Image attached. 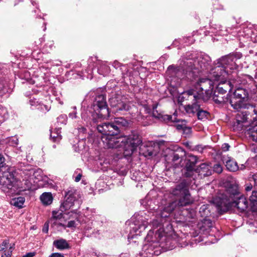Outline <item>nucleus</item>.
<instances>
[{"mask_svg":"<svg viewBox=\"0 0 257 257\" xmlns=\"http://www.w3.org/2000/svg\"><path fill=\"white\" fill-rule=\"evenodd\" d=\"M39 106L37 107V109H40L41 111L43 112H47L49 110L50 107L45 104H43L41 102L39 103Z\"/></svg>","mask_w":257,"mask_h":257,"instance_id":"c9c22d12","label":"nucleus"},{"mask_svg":"<svg viewBox=\"0 0 257 257\" xmlns=\"http://www.w3.org/2000/svg\"><path fill=\"white\" fill-rule=\"evenodd\" d=\"M212 99L214 101L217 103H221L227 101L228 98L226 96V95H221V93H216V91H214L212 95Z\"/></svg>","mask_w":257,"mask_h":257,"instance_id":"cd10ccee","label":"nucleus"},{"mask_svg":"<svg viewBox=\"0 0 257 257\" xmlns=\"http://www.w3.org/2000/svg\"><path fill=\"white\" fill-rule=\"evenodd\" d=\"M210 59L208 56L199 57L197 60H189L185 62L188 66L185 72L184 69L175 68L174 66H169L166 74L170 78V84L173 87L180 86L182 82L186 80L193 81L195 79V73L201 70L206 69L210 64Z\"/></svg>","mask_w":257,"mask_h":257,"instance_id":"f03ea898","label":"nucleus"},{"mask_svg":"<svg viewBox=\"0 0 257 257\" xmlns=\"http://www.w3.org/2000/svg\"><path fill=\"white\" fill-rule=\"evenodd\" d=\"M76 201L74 195L69 193L66 195V199L65 201L61 204L60 210L62 212H64L68 209H71Z\"/></svg>","mask_w":257,"mask_h":257,"instance_id":"aec40b11","label":"nucleus"},{"mask_svg":"<svg viewBox=\"0 0 257 257\" xmlns=\"http://www.w3.org/2000/svg\"><path fill=\"white\" fill-rule=\"evenodd\" d=\"M81 176H82V175L80 174H79L78 175H77V176L75 178V181L76 182H79L81 178Z\"/></svg>","mask_w":257,"mask_h":257,"instance_id":"603ef678","label":"nucleus"},{"mask_svg":"<svg viewBox=\"0 0 257 257\" xmlns=\"http://www.w3.org/2000/svg\"><path fill=\"white\" fill-rule=\"evenodd\" d=\"M186 164L185 169L187 172L185 176L187 177L192 176L193 171L195 170V166L197 162V157L192 154H188L186 157Z\"/></svg>","mask_w":257,"mask_h":257,"instance_id":"6ab92c4d","label":"nucleus"},{"mask_svg":"<svg viewBox=\"0 0 257 257\" xmlns=\"http://www.w3.org/2000/svg\"><path fill=\"white\" fill-rule=\"evenodd\" d=\"M8 143L12 146H16L18 144V139L16 137H12L8 139Z\"/></svg>","mask_w":257,"mask_h":257,"instance_id":"72a5a7b5","label":"nucleus"},{"mask_svg":"<svg viewBox=\"0 0 257 257\" xmlns=\"http://www.w3.org/2000/svg\"><path fill=\"white\" fill-rule=\"evenodd\" d=\"M198 118L200 120H204L208 118L209 113L206 110H203L200 108L197 113Z\"/></svg>","mask_w":257,"mask_h":257,"instance_id":"2f4dec72","label":"nucleus"},{"mask_svg":"<svg viewBox=\"0 0 257 257\" xmlns=\"http://www.w3.org/2000/svg\"><path fill=\"white\" fill-rule=\"evenodd\" d=\"M9 244L8 240H5L3 243L0 245V252L1 251L4 250L5 249L8 247V245Z\"/></svg>","mask_w":257,"mask_h":257,"instance_id":"a19ab883","label":"nucleus"},{"mask_svg":"<svg viewBox=\"0 0 257 257\" xmlns=\"http://www.w3.org/2000/svg\"><path fill=\"white\" fill-rule=\"evenodd\" d=\"M59 211H53L52 212V217L49 221V222H51L54 225L58 226H62L64 228H66V226L64 224H62L61 222L59 221V220L61 219L62 217L66 219H70V218H76L77 215L76 213L73 211H71L70 212H68V213H62Z\"/></svg>","mask_w":257,"mask_h":257,"instance_id":"dca6fc26","label":"nucleus"},{"mask_svg":"<svg viewBox=\"0 0 257 257\" xmlns=\"http://www.w3.org/2000/svg\"><path fill=\"white\" fill-rule=\"evenodd\" d=\"M15 179L13 174L11 172H5L2 177H0V185L1 188L4 192H8L11 189L14 185Z\"/></svg>","mask_w":257,"mask_h":257,"instance_id":"f3484780","label":"nucleus"},{"mask_svg":"<svg viewBox=\"0 0 257 257\" xmlns=\"http://www.w3.org/2000/svg\"><path fill=\"white\" fill-rule=\"evenodd\" d=\"M120 63L116 60L113 61L112 63V66L115 68H119L120 66Z\"/></svg>","mask_w":257,"mask_h":257,"instance_id":"49530a36","label":"nucleus"},{"mask_svg":"<svg viewBox=\"0 0 257 257\" xmlns=\"http://www.w3.org/2000/svg\"><path fill=\"white\" fill-rule=\"evenodd\" d=\"M236 186H233L227 189L221 196H218L214 200L217 206L221 211H226L232 206H235L241 212L245 211L248 207V202L243 196H236L233 200V197L238 195Z\"/></svg>","mask_w":257,"mask_h":257,"instance_id":"20e7f679","label":"nucleus"},{"mask_svg":"<svg viewBox=\"0 0 257 257\" xmlns=\"http://www.w3.org/2000/svg\"><path fill=\"white\" fill-rule=\"evenodd\" d=\"M13 249L14 247L10 246L8 250H5L4 254H3L2 257H11Z\"/></svg>","mask_w":257,"mask_h":257,"instance_id":"e433bc0d","label":"nucleus"},{"mask_svg":"<svg viewBox=\"0 0 257 257\" xmlns=\"http://www.w3.org/2000/svg\"><path fill=\"white\" fill-rule=\"evenodd\" d=\"M25 202V198L23 197H18L12 198L10 201V204L18 208H22Z\"/></svg>","mask_w":257,"mask_h":257,"instance_id":"b1692460","label":"nucleus"},{"mask_svg":"<svg viewBox=\"0 0 257 257\" xmlns=\"http://www.w3.org/2000/svg\"><path fill=\"white\" fill-rule=\"evenodd\" d=\"M72 109H73L72 111L70 112L69 114V117L73 119L74 118H76L77 117V112L76 111V106L73 107Z\"/></svg>","mask_w":257,"mask_h":257,"instance_id":"ea45409f","label":"nucleus"},{"mask_svg":"<svg viewBox=\"0 0 257 257\" xmlns=\"http://www.w3.org/2000/svg\"><path fill=\"white\" fill-rule=\"evenodd\" d=\"M153 153H152V152H149V153H148V155H149V156H152V155H153Z\"/></svg>","mask_w":257,"mask_h":257,"instance_id":"6e6d98bb","label":"nucleus"},{"mask_svg":"<svg viewBox=\"0 0 257 257\" xmlns=\"http://www.w3.org/2000/svg\"><path fill=\"white\" fill-rule=\"evenodd\" d=\"M252 185H251L247 186L245 187V190L246 191H250L252 189Z\"/></svg>","mask_w":257,"mask_h":257,"instance_id":"864d4df0","label":"nucleus"},{"mask_svg":"<svg viewBox=\"0 0 257 257\" xmlns=\"http://www.w3.org/2000/svg\"><path fill=\"white\" fill-rule=\"evenodd\" d=\"M237 110L238 112L236 115V122L233 126L234 130L244 131L245 128L243 123L246 122L257 123V106L256 105L250 104H245Z\"/></svg>","mask_w":257,"mask_h":257,"instance_id":"0eeeda50","label":"nucleus"},{"mask_svg":"<svg viewBox=\"0 0 257 257\" xmlns=\"http://www.w3.org/2000/svg\"><path fill=\"white\" fill-rule=\"evenodd\" d=\"M212 222L210 219L205 218L202 221L201 229L208 232V230L212 227Z\"/></svg>","mask_w":257,"mask_h":257,"instance_id":"7c9ffc66","label":"nucleus"},{"mask_svg":"<svg viewBox=\"0 0 257 257\" xmlns=\"http://www.w3.org/2000/svg\"><path fill=\"white\" fill-rule=\"evenodd\" d=\"M228 70L229 71L228 76L226 78L219 80L220 82L217 84L214 90L216 93H221V95H226L227 91L230 92L233 87L236 86L238 84H245L247 82V80L251 81L253 80L252 77L248 75H244L243 80H241L240 78H237V80L232 79L229 76L232 73H235L234 71L235 70H230L229 68Z\"/></svg>","mask_w":257,"mask_h":257,"instance_id":"6e6552de","label":"nucleus"},{"mask_svg":"<svg viewBox=\"0 0 257 257\" xmlns=\"http://www.w3.org/2000/svg\"><path fill=\"white\" fill-rule=\"evenodd\" d=\"M50 257H64L63 254L60 253H53Z\"/></svg>","mask_w":257,"mask_h":257,"instance_id":"de8ad7c7","label":"nucleus"},{"mask_svg":"<svg viewBox=\"0 0 257 257\" xmlns=\"http://www.w3.org/2000/svg\"><path fill=\"white\" fill-rule=\"evenodd\" d=\"M202 99H199L198 101L190 100L192 102V104H188L185 106L186 112L189 114H194L200 109L199 103Z\"/></svg>","mask_w":257,"mask_h":257,"instance_id":"412c9836","label":"nucleus"},{"mask_svg":"<svg viewBox=\"0 0 257 257\" xmlns=\"http://www.w3.org/2000/svg\"><path fill=\"white\" fill-rule=\"evenodd\" d=\"M154 230H155V237L159 242V247L162 251L171 250L176 247L179 239L176 234L166 236L162 223L158 219H154L152 223Z\"/></svg>","mask_w":257,"mask_h":257,"instance_id":"423d86ee","label":"nucleus"},{"mask_svg":"<svg viewBox=\"0 0 257 257\" xmlns=\"http://www.w3.org/2000/svg\"><path fill=\"white\" fill-rule=\"evenodd\" d=\"M65 226H66V227H69V228L75 227V221L74 220H71L68 222L67 226H66V225H65Z\"/></svg>","mask_w":257,"mask_h":257,"instance_id":"37998d69","label":"nucleus"},{"mask_svg":"<svg viewBox=\"0 0 257 257\" xmlns=\"http://www.w3.org/2000/svg\"><path fill=\"white\" fill-rule=\"evenodd\" d=\"M67 119V116L65 114H61L57 117V122L61 124H65Z\"/></svg>","mask_w":257,"mask_h":257,"instance_id":"f704fd0d","label":"nucleus"},{"mask_svg":"<svg viewBox=\"0 0 257 257\" xmlns=\"http://www.w3.org/2000/svg\"><path fill=\"white\" fill-rule=\"evenodd\" d=\"M50 137L53 139L54 141H59L61 139L60 135V132L58 130L56 132H52L50 135Z\"/></svg>","mask_w":257,"mask_h":257,"instance_id":"473e14b6","label":"nucleus"},{"mask_svg":"<svg viewBox=\"0 0 257 257\" xmlns=\"http://www.w3.org/2000/svg\"><path fill=\"white\" fill-rule=\"evenodd\" d=\"M241 57L240 53H235L220 58L217 65L211 70L209 78H200L197 81L196 88L200 89V91L197 92L193 89L188 90L182 93V97L188 100H207L212 94L214 81L226 78L229 73L228 68L236 70Z\"/></svg>","mask_w":257,"mask_h":257,"instance_id":"f257e3e1","label":"nucleus"},{"mask_svg":"<svg viewBox=\"0 0 257 257\" xmlns=\"http://www.w3.org/2000/svg\"><path fill=\"white\" fill-rule=\"evenodd\" d=\"M127 124V122L125 119L122 117H117L115 118L113 122H105L98 125L97 128L99 132L118 134L120 127Z\"/></svg>","mask_w":257,"mask_h":257,"instance_id":"9b49d317","label":"nucleus"},{"mask_svg":"<svg viewBox=\"0 0 257 257\" xmlns=\"http://www.w3.org/2000/svg\"><path fill=\"white\" fill-rule=\"evenodd\" d=\"M213 171L217 173H221L222 171V167L221 165L219 164H216L214 165Z\"/></svg>","mask_w":257,"mask_h":257,"instance_id":"58836bf2","label":"nucleus"},{"mask_svg":"<svg viewBox=\"0 0 257 257\" xmlns=\"http://www.w3.org/2000/svg\"><path fill=\"white\" fill-rule=\"evenodd\" d=\"M211 167L206 163H202L200 165L199 173L200 175L204 177L209 176L211 174Z\"/></svg>","mask_w":257,"mask_h":257,"instance_id":"a878e982","label":"nucleus"},{"mask_svg":"<svg viewBox=\"0 0 257 257\" xmlns=\"http://www.w3.org/2000/svg\"><path fill=\"white\" fill-rule=\"evenodd\" d=\"M177 128L178 130H183L187 128V127L184 124H178L177 125Z\"/></svg>","mask_w":257,"mask_h":257,"instance_id":"09e8293b","label":"nucleus"},{"mask_svg":"<svg viewBox=\"0 0 257 257\" xmlns=\"http://www.w3.org/2000/svg\"><path fill=\"white\" fill-rule=\"evenodd\" d=\"M250 205L253 211H257V191H253L249 197Z\"/></svg>","mask_w":257,"mask_h":257,"instance_id":"c85d7f7f","label":"nucleus"},{"mask_svg":"<svg viewBox=\"0 0 257 257\" xmlns=\"http://www.w3.org/2000/svg\"><path fill=\"white\" fill-rule=\"evenodd\" d=\"M253 179H254V181L256 182V181L257 180V174H254L253 176Z\"/></svg>","mask_w":257,"mask_h":257,"instance_id":"5fc2aeb1","label":"nucleus"},{"mask_svg":"<svg viewBox=\"0 0 257 257\" xmlns=\"http://www.w3.org/2000/svg\"><path fill=\"white\" fill-rule=\"evenodd\" d=\"M102 134L101 141L105 148H118L122 147L125 156L133 154L142 141L137 132L133 131L127 136L117 137V134L100 132Z\"/></svg>","mask_w":257,"mask_h":257,"instance_id":"7ed1b4c3","label":"nucleus"},{"mask_svg":"<svg viewBox=\"0 0 257 257\" xmlns=\"http://www.w3.org/2000/svg\"><path fill=\"white\" fill-rule=\"evenodd\" d=\"M246 135L254 141H257V124L249 127L245 132Z\"/></svg>","mask_w":257,"mask_h":257,"instance_id":"bb28decb","label":"nucleus"},{"mask_svg":"<svg viewBox=\"0 0 257 257\" xmlns=\"http://www.w3.org/2000/svg\"><path fill=\"white\" fill-rule=\"evenodd\" d=\"M30 104L32 106H34L37 108L38 107L40 101L35 98L30 99L29 101Z\"/></svg>","mask_w":257,"mask_h":257,"instance_id":"4c0bfd02","label":"nucleus"},{"mask_svg":"<svg viewBox=\"0 0 257 257\" xmlns=\"http://www.w3.org/2000/svg\"><path fill=\"white\" fill-rule=\"evenodd\" d=\"M204 209H205V208H204V207H202L201 208H200V209H203V210H204Z\"/></svg>","mask_w":257,"mask_h":257,"instance_id":"4d7b16f0","label":"nucleus"},{"mask_svg":"<svg viewBox=\"0 0 257 257\" xmlns=\"http://www.w3.org/2000/svg\"><path fill=\"white\" fill-rule=\"evenodd\" d=\"M230 146L226 143H224L222 145V149L223 151H227L229 150Z\"/></svg>","mask_w":257,"mask_h":257,"instance_id":"c03bdc74","label":"nucleus"},{"mask_svg":"<svg viewBox=\"0 0 257 257\" xmlns=\"http://www.w3.org/2000/svg\"><path fill=\"white\" fill-rule=\"evenodd\" d=\"M222 161L227 169L230 172H236L239 170H243L245 168L243 164L239 167L236 161L230 157L223 156Z\"/></svg>","mask_w":257,"mask_h":257,"instance_id":"a211bd4d","label":"nucleus"},{"mask_svg":"<svg viewBox=\"0 0 257 257\" xmlns=\"http://www.w3.org/2000/svg\"><path fill=\"white\" fill-rule=\"evenodd\" d=\"M109 71V67L106 62H101L99 63L98 72L100 74L105 76L108 74Z\"/></svg>","mask_w":257,"mask_h":257,"instance_id":"c756f323","label":"nucleus"},{"mask_svg":"<svg viewBox=\"0 0 257 257\" xmlns=\"http://www.w3.org/2000/svg\"><path fill=\"white\" fill-rule=\"evenodd\" d=\"M91 109V116L94 122H97V118H106L109 116V111L106 104L105 98L103 95L97 96Z\"/></svg>","mask_w":257,"mask_h":257,"instance_id":"1a4fd4ad","label":"nucleus"},{"mask_svg":"<svg viewBox=\"0 0 257 257\" xmlns=\"http://www.w3.org/2000/svg\"><path fill=\"white\" fill-rule=\"evenodd\" d=\"M25 177L23 179L26 189H34L36 186L42 187L43 184L41 183L42 177L41 175V171L36 170L34 169L25 170L24 171Z\"/></svg>","mask_w":257,"mask_h":257,"instance_id":"9d476101","label":"nucleus"},{"mask_svg":"<svg viewBox=\"0 0 257 257\" xmlns=\"http://www.w3.org/2000/svg\"><path fill=\"white\" fill-rule=\"evenodd\" d=\"M35 253L34 252H29L24 255L23 257H33Z\"/></svg>","mask_w":257,"mask_h":257,"instance_id":"3c124183","label":"nucleus"},{"mask_svg":"<svg viewBox=\"0 0 257 257\" xmlns=\"http://www.w3.org/2000/svg\"><path fill=\"white\" fill-rule=\"evenodd\" d=\"M185 154V152L184 150L181 147H177L174 151L171 152L170 156L172 158V161L176 162L181 159Z\"/></svg>","mask_w":257,"mask_h":257,"instance_id":"4be33fe9","label":"nucleus"},{"mask_svg":"<svg viewBox=\"0 0 257 257\" xmlns=\"http://www.w3.org/2000/svg\"><path fill=\"white\" fill-rule=\"evenodd\" d=\"M155 231L154 229L150 230L146 237V239L149 243L143 246V251L147 257H150L153 254L158 255L161 252V248L159 247V242H158L155 237Z\"/></svg>","mask_w":257,"mask_h":257,"instance_id":"f8f14e48","label":"nucleus"},{"mask_svg":"<svg viewBox=\"0 0 257 257\" xmlns=\"http://www.w3.org/2000/svg\"><path fill=\"white\" fill-rule=\"evenodd\" d=\"M53 245L60 250H63L70 248L67 241L65 239L62 238L55 240L53 242Z\"/></svg>","mask_w":257,"mask_h":257,"instance_id":"5701e85b","label":"nucleus"},{"mask_svg":"<svg viewBox=\"0 0 257 257\" xmlns=\"http://www.w3.org/2000/svg\"><path fill=\"white\" fill-rule=\"evenodd\" d=\"M188 183L185 180H183L172 190V194L174 196H180L178 201L169 202L163 208L160 214L162 218L169 216L170 213L177 206H185L192 204L193 199L191 198L188 188Z\"/></svg>","mask_w":257,"mask_h":257,"instance_id":"39448f33","label":"nucleus"},{"mask_svg":"<svg viewBox=\"0 0 257 257\" xmlns=\"http://www.w3.org/2000/svg\"><path fill=\"white\" fill-rule=\"evenodd\" d=\"M53 196L50 192L43 193L40 196V200L45 205L51 204L53 201Z\"/></svg>","mask_w":257,"mask_h":257,"instance_id":"393cba45","label":"nucleus"},{"mask_svg":"<svg viewBox=\"0 0 257 257\" xmlns=\"http://www.w3.org/2000/svg\"><path fill=\"white\" fill-rule=\"evenodd\" d=\"M247 100L248 93L247 91L244 88H238L233 92L229 102L234 109L238 110L243 105L248 104L246 102Z\"/></svg>","mask_w":257,"mask_h":257,"instance_id":"ddd939ff","label":"nucleus"},{"mask_svg":"<svg viewBox=\"0 0 257 257\" xmlns=\"http://www.w3.org/2000/svg\"><path fill=\"white\" fill-rule=\"evenodd\" d=\"M81 117L83 119H84V121H87L88 119V115H86V113L84 112H82L81 113Z\"/></svg>","mask_w":257,"mask_h":257,"instance_id":"8fccbe9b","label":"nucleus"},{"mask_svg":"<svg viewBox=\"0 0 257 257\" xmlns=\"http://www.w3.org/2000/svg\"><path fill=\"white\" fill-rule=\"evenodd\" d=\"M49 229V224L48 223H45L44 224V226L43 227V228L42 229V231L43 232L47 233Z\"/></svg>","mask_w":257,"mask_h":257,"instance_id":"a18cd8bd","label":"nucleus"},{"mask_svg":"<svg viewBox=\"0 0 257 257\" xmlns=\"http://www.w3.org/2000/svg\"><path fill=\"white\" fill-rule=\"evenodd\" d=\"M5 159L4 157V156L0 154V170L2 168H3L6 165V164L5 163Z\"/></svg>","mask_w":257,"mask_h":257,"instance_id":"79ce46f5","label":"nucleus"},{"mask_svg":"<svg viewBox=\"0 0 257 257\" xmlns=\"http://www.w3.org/2000/svg\"><path fill=\"white\" fill-rule=\"evenodd\" d=\"M109 101L115 112L128 111L131 107L130 101L124 96L117 95L112 97Z\"/></svg>","mask_w":257,"mask_h":257,"instance_id":"2eb2a0df","label":"nucleus"},{"mask_svg":"<svg viewBox=\"0 0 257 257\" xmlns=\"http://www.w3.org/2000/svg\"><path fill=\"white\" fill-rule=\"evenodd\" d=\"M143 212L141 215L136 216V219L134 221L131 227L130 233L128 238H134L135 236L140 235L145 230L148 224V219L144 216Z\"/></svg>","mask_w":257,"mask_h":257,"instance_id":"4468645a","label":"nucleus"}]
</instances>
